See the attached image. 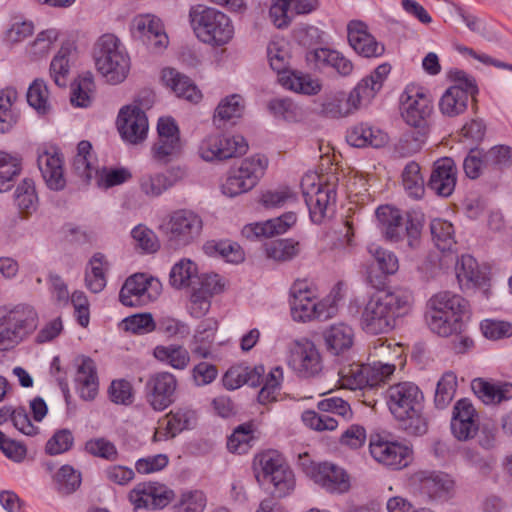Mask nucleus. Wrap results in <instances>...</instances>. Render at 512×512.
I'll use <instances>...</instances> for the list:
<instances>
[{
	"label": "nucleus",
	"mask_w": 512,
	"mask_h": 512,
	"mask_svg": "<svg viewBox=\"0 0 512 512\" xmlns=\"http://www.w3.org/2000/svg\"><path fill=\"white\" fill-rule=\"evenodd\" d=\"M125 330L134 334H147L156 329V323L150 313L134 314L123 320Z\"/></svg>",
	"instance_id": "69168bd1"
},
{
	"label": "nucleus",
	"mask_w": 512,
	"mask_h": 512,
	"mask_svg": "<svg viewBox=\"0 0 512 512\" xmlns=\"http://www.w3.org/2000/svg\"><path fill=\"white\" fill-rule=\"evenodd\" d=\"M266 167V159L253 156L241 161L240 165L229 171L221 189L224 195L236 197L253 189Z\"/></svg>",
	"instance_id": "9d476101"
},
{
	"label": "nucleus",
	"mask_w": 512,
	"mask_h": 512,
	"mask_svg": "<svg viewBox=\"0 0 512 512\" xmlns=\"http://www.w3.org/2000/svg\"><path fill=\"white\" fill-rule=\"evenodd\" d=\"M133 37L159 52L169 43L162 21L153 14H138L130 24Z\"/></svg>",
	"instance_id": "f3484780"
},
{
	"label": "nucleus",
	"mask_w": 512,
	"mask_h": 512,
	"mask_svg": "<svg viewBox=\"0 0 512 512\" xmlns=\"http://www.w3.org/2000/svg\"><path fill=\"white\" fill-rule=\"evenodd\" d=\"M296 220V214L288 212L264 223L248 224L243 227L242 235L250 240L260 237H273L285 233L296 223Z\"/></svg>",
	"instance_id": "7c9ffc66"
},
{
	"label": "nucleus",
	"mask_w": 512,
	"mask_h": 512,
	"mask_svg": "<svg viewBox=\"0 0 512 512\" xmlns=\"http://www.w3.org/2000/svg\"><path fill=\"white\" fill-rule=\"evenodd\" d=\"M310 478L327 492L343 494L350 489V477L346 471L329 462L318 463V468L308 470Z\"/></svg>",
	"instance_id": "5701e85b"
},
{
	"label": "nucleus",
	"mask_w": 512,
	"mask_h": 512,
	"mask_svg": "<svg viewBox=\"0 0 512 512\" xmlns=\"http://www.w3.org/2000/svg\"><path fill=\"white\" fill-rule=\"evenodd\" d=\"M387 405L398 421L399 427L409 435H422L427 431V421L422 414L423 393L412 382H400L386 392Z\"/></svg>",
	"instance_id": "f03ea898"
},
{
	"label": "nucleus",
	"mask_w": 512,
	"mask_h": 512,
	"mask_svg": "<svg viewBox=\"0 0 512 512\" xmlns=\"http://www.w3.org/2000/svg\"><path fill=\"white\" fill-rule=\"evenodd\" d=\"M54 489L62 496L75 493L81 486L82 475L73 466H61L52 478Z\"/></svg>",
	"instance_id": "37998d69"
},
{
	"label": "nucleus",
	"mask_w": 512,
	"mask_h": 512,
	"mask_svg": "<svg viewBox=\"0 0 512 512\" xmlns=\"http://www.w3.org/2000/svg\"><path fill=\"white\" fill-rule=\"evenodd\" d=\"M39 170L47 186L52 190H61L65 186L62 159L58 153L43 152L37 159Z\"/></svg>",
	"instance_id": "473e14b6"
},
{
	"label": "nucleus",
	"mask_w": 512,
	"mask_h": 512,
	"mask_svg": "<svg viewBox=\"0 0 512 512\" xmlns=\"http://www.w3.org/2000/svg\"><path fill=\"white\" fill-rule=\"evenodd\" d=\"M196 420V413L190 408H178L171 411L159 421V427L154 433L153 440L172 439L182 431L191 429L196 424Z\"/></svg>",
	"instance_id": "393cba45"
},
{
	"label": "nucleus",
	"mask_w": 512,
	"mask_h": 512,
	"mask_svg": "<svg viewBox=\"0 0 512 512\" xmlns=\"http://www.w3.org/2000/svg\"><path fill=\"white\" fill-rule=\"evenodd\" d=\"M323 337L327 350L333 355L346 353L354 343V331L344 323L330 326L323 332Z\"/></svg>",
	"instance_id": "72a5a7b5"
},
{
	"label": "nucleus",
	"mask_w": 512,
	"mask_h": 512,
	"mask_svg": "<svg viewBox=\"0 0 512 512\" xmlns=\"http://www.w3.org/2000/svg\"><path fill=\"white\" fill-rule=\"evenodd\" d=\"M256 478L269 481L274 489L273 495L284 497L294 489V475L281 455L275 451L262 453L255 460Z\"/></svg>",
	"instance_id": "1a4fd4ad"
},
{
	"label": "nucleus",
	"mask_w": 512,
	"mask_h": 512,
	"mask_svg": "<svg viewBox=\"0 0 512 512\" xmlns=\"http://www.w3.org/2000/svg\"><path fill=\"white\" fill-rule=\"evenodd\" d=\"M20 172V159L0 151V191L10 188L11 183Z\"/></svg>",
	"instance_id": "4d7b16f0"
},
{
	"label": "nucleus",
	"mask_w": 512,
	"mask_h": 512,
	"mask_svg": "<svg viewBox=\"0 0 512 512\" xmlns=\"http://www.w3.org/2000/svg\"><path fill=\"white\" fill-rule=\"evenodd\" d=\"M38 324V313L29 304L0 310V351H9L27 340Z\"/></svg>",
	"instance_id": "39448f33"
},
{
	"label": "nucleus",
	"mask_w": 512,
	"mask_h": 512,
	"mask_svg": "<svg viewBox=\"0 0 512 512\" xmlns=\"http://www.w3.org/2000/svg\"><path fill=\"white\" fill-rule=\"evenodd\" d=\"M131 237L135 247L145 253H154L160 247L157 235L143 224H139L132 229Z\"/></svg>",
	"instance_id": "052dcab7"
},
{
	"label": "nucleus",
	"mask_w": 512,
	"mask_h": 512,
	"mask_svg": "<svg viewBox=\"0 0 512 512\" xmlns=\"http://www.w3.org/2000/svg\"><path fill=\"white\" fill-rule=\"evenodd\" d=\"M207 505V498L203 491L185 490L177 498L174 509L175 512H203Z\"/></svg>",
	"instance_id": "09e8293b"
},
{
	"label": "nucleus",
	"mask_w": 512,
	"mask_h": 512,
	"mask_svg": "<svg viewBox=\"0 0 512 512\" xmlns=\"http://www.w3.org/2000/svg\"><path fill=\"white\" fill-rule=\"evenodd\" d=\"M270 66L279 75L280 84L295 93L314 95L321 91L320 80L310 74L288 71L289 50L284 41H272L267 47Z\"/></svg>",
	"instance_id": "0eeeda50"
},
{
	"label": "nucleus",
	"mask_w": 512,
	"mask_h": 512,
	"mask_svg": "<svg viewBox=\"0 0 512 512\" xmlns=\"http://www.w3.org/2000/svg\"><path fill=\"white\" fill-rule=\"evenodd\" d=\"M157 140L151 147L152 158L167 164L177 158L183 149L180 130L172 117H160L157 123Z\"/></svg>",
	"instance_id": "9b49d317"
},
{
	"label": "nucleus",
	"mask_w": 512,
	"mask_h": 512,
	"mask_svg": "<svg viewBox=\"0 0 512 512\" xmlns=\"http://www.w3.org/2000/svg\"><path fill=\"white\" fill-rule=\"evenodd\" d=\"M313 104L314 112L331 119L347 117L368 106L362 98H315Z\"/></svg>",
	"instance_id": "cd10ccee"
},
{
	"label": "nucleus",
	"mask_w": 512,
	"mask_h": 512,
	"mask_svg": "<svg viewBox=\"0 0 512 512\" xmlns=\"http://www.w3.org/2000/svg\"><path fill=\"white\" fill-rule=\"evenodd\" d=\"M76 388L81 399L92 401L98 395L99 380L95 362L89 357L76 360Z\"/></svg>",
	"instance_id": "c85d7f7f"
},
{
	"label": "nucleus",
	"mask_w": 512,
	"mask_h": 512,
	"mask_svg": "<svg viewBox=\"0 0 512 512\" xmlns=\"http://www.w3.org/2000/svg\"><path fill=\"white\" fill-rule=\"evenodd\" d=\"M401 115L404 121L413 127L421 128L433 111L430 98H406L401 103Z\"/></svg>",
	"instance_id": "e433bc0d"
},
{
	"label": "nucleus",
	"mask_w": 512,
	"mask_h": 512,
	"mask_svg": "<svg viewBox=\"0 0 512 512\" xmlns=\"http://www.w3.org/2000/svg\"><path fill=\"white\" fill-rule=\"evenodd\" d=\"M388 134L380 128L359 123L352 126L346 133V141L356 148L373 147L382 148L389 143Z\"/></svg>",
	"instance_id": "c756f323"
},
{
	"label": "nucleus",
	"mask_w": 512,
	"mask_h": 512,
	"mask_svg": "<svg viewBox=\"0 0 512 512\" xmlns=\"http://www.w3.org/2000/svg\"><path fill=\"white\" fill-rule=\"evenodd\" d=\"M290 305L295 319L306 321L325 320L330 314L325 303L318 302L314 292L305 281H296L290 289Z\"/></svg>",
	"instance_id": "ddd939ff"
},
{
	"label": "nucleus",
	"mask_w": 512,
	"mask_h": 512,
	"mask_svg": "<svg viewBox=\"0 0 512 512\" xmlns=\"http://www.w3.org/2000/svg\"><path fill=\"white\" fill-rule=\"evenodd\" d=\"M85 451L97 458L114 462L119 458V452L116 445L105 437L92 438L86 441Z\"/></svg>",
	"instance_id": "3c124183"
},
{
	"label": "nucleus",
	"mask_w": 512,
	"mask_h": 512,
	"mask_svg": "<svg viewBox=\"0 0 512 512\" xmlns=\"http://www.w3.org/2000/svg\"><path fill=\"white\" fill-rule=\"evenodd\" d=\"M153 356L160 362L177 370H184L190 362V354L182 345H158L153 350Z\"/></svg>",
	"instance_id": "58836bf2"
},
{
	"label": "nucleus",
	"mask_w": 512,
	"mask_h": 512,
	"mask_svg": "<svg viewBox=\"0 0 512 512\" xmlns=\"http://www.w3.org/2000/svg\"><path fill=\"white\" fill-rule=\"evenodd\" d=\"M369 450L377 462L392 469L406 467L410 460V449L407 446L389 441L378 434L371 436Z\"/></svg>",
	"instance_id": "a211bd4d"
},
{
	"label": "nucleus",
	"mask_w": 512,
	"mask_h": 512,
	"mask_svg": "<svg viewBox=\"0 0 512 512\" xmlns=\"http://www.w3.org/2000/svg\"><path fill=\"white\" fill-rule=\"evenodd\" d=\"M348 42L353 50L362 57H379L384 51V45L369 33L368 27L361 21H351L348 24Z\"/></svg>",
	"instance_id": "a878e982"
},
{
	"label": "nucleus",
	"mask_w": 512,
	"mask_h": 512,
	"mask_svg": "<svg viewBox=\"0 0 512 512\" xmlns=\"http://www.w3.org/2000/svg\"><path fill=\"white\" fill-rule=\"evenodd\" d=\"M413 303L412 292L405 289L374 294L362 310L361 327L366 333L372 335L388 333L394 329L398 318L412 310Z\"/></svg>",
	"instance_id": "f257e3e1"
},
{
	"label": "nucleus",
	"mask_w": 512,
	"mask_h": 512,
	"mask_svg": "<svg viewBox=\"0 0 512 512\" xmlns=\"http://www.w3.org/2000/svg\"><path fill=\"white\" fill-rule=\"evenodd\" d=\"M173 498V490L159 483H140L129 492V500L135 509H163Z\"/></svg>",
	"instance_id": "aec40b11"
},
{
	"label": "nucleus",
	"mask_w": 512,
	"mask_h": 512,
	"mask_svg": "<svg viewBox=\"0 0 512 512\" xmlns=\"http://www.w3.org/2000/svg\"><path fill=\"white\" fill-rule=\"evenodd\" d=\"M244 111V104L237 98H222L215 109L214 121H229L240 118Z\"/></svg>",
	"instance_id": "0e129e2a"
},
{
	"label": "nucleus",
	"mask_w": 512,
	"mask_h": 512,
	"mask_svg": "<svg viewBox=\"0 0 512 512\" xmlns=\"http://www.w3.org/2000/svg\"><path fill=\"white\" fill-rule=\"evenodd\" d=\"M94 60L98 72L113 85L123 82L130 71L128 52L114 34L102 35L94 47Z\"/></svg>",
	"instance_id": "423d86ee"
},
{
	"label": "nucleus",
	"mask_w": 512,
	"mask_h": 512,
	"mask_svg": "<svg viewBox=\"0 0 512 512\" xmlns=\"http://www.w3.org/2000/svg\"><path fill=\"white\" fill-rule=\"evenodd\" d=\"M468 301L451 291H440L426 303L425 321L431 332L441 337L458 335L463 329V317L468 312Z\"/></svg>",
	"instance_id": "7ed1b4c3"
},
{
	"label": "nucleus",
	"mask_w": 512,
	"mask_h": 512,
	"mask_svg": "<svg viewBox=\"0 0 512 512\" xmlns=\"http://www.w3.org/2000/svg\"><path fill=\"white\" fill-rule=\"evenodd\" d=\"M391 71V66L387 63L379 65L369 76L361 79L350 96H374L380 92L384 81Z\"/></svg>",
	"instance_id": "a19ab883"
},
{
	"label": "nucleus",
	"mask_w": 512,
	"mask_h": 512,
	"mask_svg": "<svg viewBox=\"0 0 512 512\" xmlns=\"http://www.w3.org/2000/svg\"><path fill=\"white\" fill-rule=\"evenodd\" d=\"M430 230L435 245L441 251H449L455 245L453 225L443 219L431 221Z\"/></svg>",
	"instance_id": "de8ad7c7"
},
{
	"label": "nucleus",
	"mask_w": 512,
	"mask_h": 512,
	"mask_svg": "<svg viewBox=\"0 0 512 512\" xmlns=\"http://www.w3.org/2000/svg\"><path fill=\"white\" fill-rule=\"evenodd\" d=\"M15 201L19 209L26 213L36 210L38 197L35 184L31 179H24L16 188Z\"/></svg>",
	"instance_id": "6e6d98bb"
},
{
	"label": "nucleus",
	"mask_w": 512,
	"mask_h": 512,
	"mask_svg": "<svg viewBox=\"0 0 512 512\" xmlns=\"http://www.w3.org/2000/svg\"><path fill=\"white\" fill-rule=\"evenodd\" d=\"M317 174H307L302 178L301 187L310 218L314 223H321L326 211L335 203L336 192L330 185L317 183Z\"/></svg>",
	"instance_id": "f8f14e48"
},
{
	"label": "nucleus",
	"mask_w": 512,
	"mask_h": 512,
	"mask_svg": "<svg viewBox=\"0 0 512 512\" xmlns=\"http://www.w3.org/2000/svg\"><path fill=\"white\" fill-rule=\"evenodd\" d=\"M296 200V194L288 187L268 190L262 194L261 203L266 208H279Z\"/></svg>",
	"instance_id": "338daca9"
},
{
	"label": "nucleus",
	"mask_w": 512,
	"mask_h": 512,
	"mask_svg": "<svg viewBox=\"0 0 512 512\" xmlns=\"http://www.w3.org/2000/svg\"><path fill=\"white\" fill-rule=\"evenodd\" d=\"M253 437V426L251 423H244L236 427L228 438L227 448L229 451L238 454L247 453Z\"/></svg>",
	"instance_id": "5fc2aeb1"
},
{
	"label": "nucleus",
	"mask_w": 512,
	"mask_h": 512,
	"mask_svg": "<svg viewBox=\"0 0 512 512\" xmlns=\"http://www.w3.org/2000/svg\"><path fill=\"white\" fill-rule=\"evenodd\" d=\"M471 387L475 395L485 404H497L512 398V384L474 379Z\"/></svg>",
	"instance_id": "2f4dec72"
},
{
	"label": "nucleus",
	"mask_w": 512,
	"mask_h": 512,
	"mask_svg": "<svg viewBox=\"0 0 512 512\" xmlns=\"http://www.w3.org/2000/svg\"><path fill=\"white\" fill-rule=\"evenodd\" d=\"M318 7V0H272L269 19L277 29L287 28L296 15H305Z\"/></svg>",
	"instance_id": "412c9836"
},
{
	"label": "nucleus",
	"mask_w": 512,
	"mask_h": 512,
	"mask_svg": "<svg viewBox=\"0 0 512 512\" xmlns=\"http://www.w3.org/2000/svg\"><path fill=\"white\" fill-rule=\"evenodd\" d=\"M201 217L191 210L174 211L159 229L174 248L185 247L197 240L202 232Z\"/></svg>",
	"instance_id": "6e6552de"
},
{
	"label": "nucleus",
	"mask_w": 512,
	"mask_h": 512,
	"mask_svg": "<svg viewBox=\"0 0 512 512\" xmlns=\"http://www.w3.org/2000/svg\"><path fill=\"white\" fill-rule=\"evenodd\" d=\"M447 78L452 85L442 96H458L459 93L476 96L479 93L477 81L474 76L464 70L453 68L447 72Z\"/></svg>",
	"instance_id": "79ce46f5"
},
{
	"label": "nucleus",
	"mask_w": 512,
	"mask_h": 512,
	"mask_svg": "<svg viewBox=\"0 0 512 512\" xmlns=\"http://www.w3.org/2000/svg\"><path fill=\"white\" fill-rule=\"evenodd\" d=\"M289 365L301 377L309 378L322 370L318 349L310 340L297 342L291 351Z\"/></svg>",
	"instance_id": "4be33fe9"
},
{
	"label": "nucleus",
	"mask_w": 512,
	"mask_h": 512,
	"mask_svg": "<svg viewBox=\"0 0 512 512\" xmlns=\"http://www.w3.org/2000/svg\"><path fill=\"white\" fill-rule=\"evenodd\" d=\"M415 479L419 482L420 490L432 500H448L452 497L455 482L446 473L440 471H421Z\"/></svg>",
	"instance_id": "bb28decb"
},
{
	"label": "nucleus",
	"mask_w": 512,
	"mask_h": 512,
	"mask_svg": "<svg viewBox=\"0 0 512 512\" xmlns=\"http://www.w3.org/2000/svg\"><path fill=\"white\" fill-rule=\"evenodd\" d=\"M117 126L121 137L130 144H139L147 137L148 119L137 105H127L120 109Z\"/></svg>",
	"instance_id": "6ab92c4d"
},
{
	"label": "nucleus",
	"mask_w": 512,
	"mask_h": 512,
	"mask_svg": "<svg viewBox=\"0 0 512 512\" xmlns=\"http://www.w3.org/2000/svg\"><path fill=\"white\" fill-rule=\"evenodd\" d=\"M314 58L318 65L329 66L340 75L348 76L353 71L352 62L338 51L320 48L314 52Z\"/></svg>",
	"instance_id": "a18cd8bd"
},
{
	"label": "nucleus",
	"mask_w": 512,
	"mask_h": 512,
	"mask_svg": "<svg viewBox=\"0 0 512 512\" xmlns=\"http://www.w3.org/2000/svg\"><path fill=\"white\" fill-rule=\"evenodd\" d=\"M188 18L195 37L205 45L220 48L234 37L232 20L220 10L198 4L189 9Z\"/></svg>",
	"instance_id": "20e7f679"
},
{
	"label": "nucleus",
	"mask_w": 512,
	"mask_h": 512,
	"mask_svg": "<svg viewBox=\"0 0 512 512\" xmlns=\"http://www.w3.org/2000/svg\"><path fill=\"white\" fill-rule=\"evenodd\" d=\"M161 81L163 85L169 88L171 92L175 93L176 96L201 95V91L194 81L174 68H164L161 72Z\"/></svg>",
	"instance_id": "4c0bfd02"
},
{
	"label": "nucleus",
	"mask_w": 512,
	"mask_h": 512,
	"mask_svg": "<svg viewBox=\"0 0 512 512\" xmlns=\"http://www.w3.org/2000/svg\"><path fill=\"white\" fill-rule=\"evenodd\" d=\"M376 217L387 240L397 243L403 239V217L399 209L390 205L380 206Z\"/></svg>",
	"instance_id": "f704fd0d"
},
{
	"label": "nucleus",
	"mask_w": 512,
	"mask_h": 512,
	"mask_svg": "<svg viewBox=\"0 0 512 512\" xmlns=\"http://www.w3.org/2000/svg\"><path fill=\"white\" fill-rule=\"evenodd\" d=\"M426 141L422 130L408 132L396 144L394 151L400 157H409L418 153Z\"/></svg>",
	"instance_id": "bf43d9fd"
},
{
	"label": "nucleus",
	"mask_w": 512,
	"mask_h": 512,
	"mask_svg": "<svg viewBox=\"0 0 512 512\" xmlns=\"http://www.w3.org/2000/svg\"><path fill=\"white\" fill-rule=\"evenodd\" d=\"M401 177L403 188L410 198L419 200L424 196V178L421 174V167L417 162H408L402 171Z\"/></svg>",
	"instance_id": "c03bdc74"
},
{
	"label": "nucleus",
	"mask_w": 512,
	"mask_h": 512,
	"mask_svg": "<svg viewBox=\"0 0 512 512\" xmlns=\"http://www.w3.org/2000/svg\"><path fill=\"white\" fill-rule=\"evenodd\" d=\"M457 182V168L450 157H443L433 164L427 186L436 195L449 197L455 190Z\"/></svg>",
	"instance_id": "b1692460"
},
{
	"label": "nucleus",
	"mask_w": 512,
	"mask_h": 512,
	"mask_svg": "<svg viewBox=\"0 0 512 512\" xmlns=\"http://www.w3.org/2000/svg\"><path fill=\"white\" fill-rule=\"evenodd\" d=\"M197 267L189 259H182L176 263L170 272V283L176 287L181 288L189 286L192 278L196 276Z\"/></svg>",
	"instance_id": "680f3d73"
},
{
	"label": "nucleus",
	"mask_w": 512,
	"mask_h": 512,
	"mask_svg": "<svg viewBox=\"0 0 512 512\" xmlns=\"http://www.w3.org/2000/svg\"><path fill=\"white\" fill-rule=\"evenodd\" d=\"M268 108L274 116L288 121L297 120L300 116V112L291 98H273L269 102Z\"/></svg>",
	"instance_id": "774afa93"
},
{
	"label": "nucleus",
	"mask_w": 512,
	"mask_h": 512,
	"mask_svg": "<svg viewBox=\"0 0 512 512\" xmlns=\"http://www.w3.org/2000/svg\"><path fill=\"white\" fill-rule=\"evenodd\" d=\"M371 373V364L353 363L339 370V382L343 388L350 390L373 387Z\"/></svg>",
	"instance_id": "c9c22d12"
},
{
	"label": "nucleus",
	"mask_w": 512,
	"mask_h": 512,
	"mask_svg": "<svg viewBox=\"0 0 512 512\" xmlns=\"http://www.w3.org/2000/svg\"><path fill=\"white\" fill-rule=\"evenodd\" d=\"M391 71V66L387 63L379 65L369 76L361 79L350 96H374L380 92L384 81Z\"/></svg>",
	"instance_id": "ea45409f"
},
{
	"label": "nucleus",
	"mask_w": 512,
	"mask_h": 512,
	"mask_svg": "<svg viewBox=\"0 0 512 512\" xmlns=\"http://www.w3.org/2000/svg\"><path fill=\"white\" fill-rule=\"evenodd\" d=\"M455 271L459 282L478 284L481 280L478 264L471 255H462L456 263Z\"/></svg>",
	"instance_id": "e2e57ef3"
},
{
	"label": "nucleus",
	"mask_w": 512,
	"mask_h": 512,
	"mask_svg": "<svg viewBox=\"0 0 512 512\" xmlns=\"http://www.w3.org/2000/svg\"><path fill=\"white\" fill-rule=\"evenodd\" d=\"M140 191L149 198H156L169 189L164 173H147L138 180Z\"/></svg>",
	"instance_id": "603ef678"
},
{
	"label": "nucleus",
	"mask_w": 512,
	"mask_h": 512,
	"mask_svg": "<svg viewBox=\"0 0 512 512\" xmlns=\"http://www.w3.org/2000/svg\"><path fill=\"white\" fill-rule=\"evenodd\" d=\"M91 150L92 145L89 141H80L77 145V154L72 163L75 172L87 181L92 178L93 171L95 170L90 161Z\"/></svg>",
	"instance_id": "13d9d810"
},
{
	"label": "nucleus",
	"mask_w": 512,
	"mask_h": 512,
	"mask_svg": "<svg viewBox=\"0 0 512 512\" xmlns=\"http://www.w3.org/2000/svg\"><path fill=\"white\" fill-rule=\"evenodd\" d=\"M203 250L208 256H219L230 263H239L244 260L241 247L230 241H207Z\"/></svg>",
	"instance_id": "49530a36"
},
{
	"label": "nucleus",
	"mask_w": 512,
	"mask_h": 512,
	"mask_svg": "<svg viewBox=\"0 0 512 512\" xmlns=\"http://www.w3.org/2000/svg\"><path fill=\"white\" fill-rule=\"evenodd\" d=\"M457 386L456 375L449 371L442 375L437 382L434 402L437 408H445L453 399Z\"/></svg>",
	"instance_id": "864d4df0"
},
{
	"label": "nucleus",
	"mask_w": 512,
	"mask_h": 512,
	"mask_svg": "<svg viewBox=\"0 0 512 512\" xmlns=\"http://www.w3.org/2000/svg\"><path fill=\"white\" fill-rule=\"evenodd\" d=\"M161 290V283L144 273H136L128 277L120 293V302L128 307L145 305L155 300Z\"/></svg>",
	"instance_id": "4468645a"
},
{
	"label": "nucleus",
	"mask_w": 512,
	"mask_h": 512,
	"mask_svg": "<svg viewBox=\"0 0 512 512\" xmlns=\"http://www.w3.org/2000/svg\"><path fill=\"white\" fill-rule=\"evenodd\" d=\"M178 382L169 372L151 375L145 384V399L155 411H163L175 401Z\"/></svg>",
	"instance_id": "dca6fc26"
},
{
	"label": "nucleus",
	"mask_w": 512,
	"mask_h": 512,
	"mask_svg": "<svg viewBox=\"0 0 512 512\" xmlns=\"http://www.w3.org/2000/svg\"><path fill=\"white\" fill-rule=\"evenodd\" d=\"M248 144L243 136L210 135L200 144L199 154L205 161L224 160L246 153Z\"/></svg>",
	"instance_id": "2eb2a0df"
},
{
	"label": "nucleus",
	"mask_w": 512,
	"mask_h": 512,
	"mask_svg": "<svg viewBox=\"0 0 512 512\" xmlns=\"http://www.w3.org/2000/svg\"><path fill=\"white\" fill-rule=\"evenodd\" d=\"M299 244L291 239H280L266 244L268 258L278 262L289 261L299 253Z\"/></svg>",
	"instance_id": "8fccbe9b"
}]
</instances>
